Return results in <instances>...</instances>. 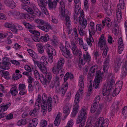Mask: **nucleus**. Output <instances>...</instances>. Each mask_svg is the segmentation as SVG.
Here are the masks:
<instances>
[{"instance_id": "nucleus-7", "label": "nucleus", "mask_w": 127, "mask_h": 127, "mask_svg": "<svg viewBox=\"0 0 127 127\" xmlns=\"http://www.w3.org/2000/svg\"><path fill=\"white\" fill-rule=\"evenodd\" d=\"M98 46V47H100V49L102 50H103L105 48L108 47L107 44L106 38L104 37L103 34H102L99 38Z\"/></svg>"}, {"instance_id": "nucleus-21", "label": "nucleus", "mask_w": 127, "mask_h": 127, "mask_svg": "<svg viewBox=\"0 0 127 127\" xmlns=\"http://www.w3.org/2000/svg\"><path fill=\"white\" fill-rule=\"evenodd\" d=\"M110 86L107 85L106 90L105 89H103L102 92L103 95H106L108 96L109 95L111 92H112V89H111V87L110 88L109 87Z\"/></svg>"}, {"instance_id": "nucleus-52", "label": "nucleus", "mask_w": 127, "mask_h": 127, "mask_svg": "<svg viewBox=\"0 0 127 127\" xmlns=\"http://www.w3.org/2000/svg\"><path fill=\"white\" fill-rule=\"evenodd\" d=\"M105 22L107 24V25L108 27H110L112 24V22L110 19L108 18H106L105 19Z\"/></svg>"}, {"instance_id": "nucleus-27", "label": "nucleus", "mask_w": 127, "mask_h": 127, "mask_svg": "<svg viewBox=\"0 0 127 127\" xmlns=\"http://www.w3.org/2000/svg\"><path fill=\"white\" fill-rule=\"evenodd\" d=\"M23 25L26 28L29 30L30 32V31H33L35 29V27L31 25L29 23L24 22L23 23Z\"/></svg>"}, {"instance_id": "nucleus-51", "label": "nucleus", "mask_w": 127, "mask_h": 127, "mask_svg": "<svg viewBox=\"0 0 127 127\" xmlns=\"http://www.w3.org/2000/svg\"><path fill=\"white\" fill-rule=\"evenodd\" d=\"M8 63V62H3V64H4V65H2L1 67V68L2 69L6 70H7L9 69L10 67L7 65Z\"/></svg>"}, {"instance_id": "nucleus-33", "label": "nucleus", "mask_w": 127, "mask_h": 127, "mask_svg": "<svg viewBox=\"0 0 127 127\" xmlns=\"http://www.w3.org/2000/svg\"><path fill=\"white\" fill-rule=\"evenodd\" d=\"M60 80L59 77L57 76H55L53 78L54 82L55 83V85H57L59 87L60 86Z\"/></svg>"}, {"instance_id": "nucleus-17", "label": "nucleus", "mask_w": 127, "mask_h": 127, "mask_svg": "<svg viewBox=\"0 0 127 127\" xmlns=\"http://www.w3.org/2000/svg\"><path fill=\"white\" fill-rule=\"evenodd\" d=\"M64 63V61L63 58H60L57 63L56 65L54 66L52 68H55V67L56 69H62L63 65Z\"/></svg>"}, {"instance_id": "nucleus-56", "label": "nucleus", "mask_w": 127, "mask_h": 127, "mask_svg": "<svg viewBox=\"0 0 127 127\" xmlns=\"http://www.w3.org/2000/svg\"><path fill=\"white\" fill-rule=\"evenodd\" d=\"M108 37L107 41L109 43L111 44L113 42H114V41L113 40V38H112L111 35L108 34Z\"/></svg>"}, {"instance_id": "nucleus-15", "label": "nucleus", "mask_w": 127, "mask_h": 127, "mask_svg": "<svg viewBox=\"0 0 127 127\" xmlns=\"http://www.w3.org/2000/svg\"><path fill=\"white\" fill-rule=\"evenodd\" d=\"M37 27L46 32H48L49 29H52L51 25L47 23L45 24L44 25L38 26H37Z\"/></svg>"}, {"instance_id": "nucleus-32", "label": "nucleus", "mask_w": 127, "mask_h": 127, "mask_svg": "<svg viewBox=\"0 0 127 127\" xmlns=\"http://www.w3.org/2000/svg\"><path fill=\"white\" fill-rule=\"evenodd\" d=\"M71 93L70 92H68L66 95V98L65 99L63 104L66 106V105H69L68 102L71 98Z\"/></svg>"}, {"instance_id": "nucleus-16", "label": "nucleus", "mask_w": 127, "mask_h": 127, "mask_svg": "<svg viewBox=\"0 0 127 127\" xmlns=\"http://www.w3.org/2000/svg\"><path fill=\"white\" fill-rule=\"evenodd\" d=\"M35 108L33 111H31L29 113L30 116H31L34 117L37 115L38 110L39 108V104L35 103Z\"/></svg>"}, {"instance_id": "nucleus-11", "label": "nucleus", "mask_w": 127, "mask_h": 127, "mask_svg": "<svg viewBox=\"0 0 127 127\" xmlns=\"http://www.w3.org/2000/svg\"><path fill=\"white\" fill-rule=\"evenodd\" d=\"M70 14V13L69 11H65V13H64L63 14L61 15V17H64L65 19L64 21L65 24L68 27H69L70 25V18L69 17Z\"/></svg>"}, {"instance_id": "nucleus-28", "label": "nucleus", "mask_w": 127, "mask_h": 127, "mask_svg": "<svg viewBox=\"0 0 127 127\" xmlns=\"http://www.w3.org/2000/svg\"><path fill=\"white\" fill-rule=\"evenodd\" d=\"M31 10L32 12H29V13H32L34 16L35 15L37 16H39L41 15L40 12L35 6L33 8V10L32 9Z\"/></svg>"}, {"instance_id": "nucleus-63", "label": "nucleus", "mask_w": 127, "mask_h": 127, "mask_svg": "<svg viewBox=\"0 0 127 127\" xmlns=\"http://www.w3.org/2000/svg\"><path fill=\"white\" fill-rule=\"evenodd\" d=\"M97 106L95 105H92L91 109V113H94L95 112L97 108Z\"/></svg>"}, {"instance_id": "nucleus-46", "label": "nucleus", "mask_w": 127, "mask_h": 127, "mask_svg": "<svg viewBox=\"0 0 127 127\" xmlns=\"http://www.w3.org/2000/svg\"><path fill=\"white\" fill-rule=\"evenodd\" d=\"M122 11L120 10L117 9L116 15L117 20H120L122 18Z\"/></svg>"}, {"instance_id": "nucleus-19", "label": "nucleus", "mask_w": 127, "mask_h": 127, "mask_svg": "<svg viewBox=\"0 0 127 127\" xmlns=\"http://www.w3.org/2000/svg\"><path fill=\"white\" fill-rule=\"evenodd\" d=\"M58 1V0H54V1L53 2L51 0H48L47 4L49 7L52 9L55 8L57 5V3Z\"/></svg>"}, {"instance_id": "nucleus-57", "label": "nucleus", "mask_w": 127, "mask_h": 127, "mask_svg": "<svg viewBox=\"0 0 127 127\" xmlns=\"http://www.w3.org/2000/svg\"><path fill=\"white\" fill-rule=\"evenodd\" d=\"M122 113L125 117H127V106H125L123 108Z\"/></svg>"}, {"instance_id": "nucleus-6", "label": "nucleus", "mask_w": 127, "mask_h": 127, "mask_svg": "<svg viewBox=\"0 0 127 127\" xmlns=\"http://www.w3.org/2000/svg\"><path fill=\"white\" fill-rule=\"evenodd\" d=\"M108 120L104 119L102 117L99 118L96 122V127H107L108 125Z\"/></svg>"}, {"instance_id": "nucleus-42", "label": "nucleus", "mask_w": 127, "mask_h": 127, "mask_svg": "<svg viewBox=\"0 0 127 127\" xmlns=\"http://www.w3.org/2000/svg\"><path fill=\"white\" fill-rule=\"evenodd\" d=\"M38 48V51L40 54L43 53L44 51V48L43 47V45L40 44L36 45Z\"/></svg>"}, {"instance_id": "nucleus-35", "label": "nucleus", "mask_w": 127, "mask_h": 127, "mask_svg": "<svg viewBox=\"0 0 127 127\" xmlns=\"http://www.w3.org/2000/svg\"><path fill=\"white\" fill-rule=\"evenodd\" d=\"M124 70L122 72L121 77L122 79L124 78L127 74V64H126L123 67Z\"/></svg>"}, {"instance_id": "nucleus-53", "label": "nucleus", "mask_w": 127, "mask_h": 127, "mask_svg": "<svg viewBox=\"0 0 127 127\" xmlns=\"http://www.w3.org/2000/svg\"><path fill=\"white\" fill-rule=\"evenodd\" d=\"M70 41L71 42L72 50L78 49L76 46V43L74 42L73 40H71Z\"/></svg>"}, {"instance_id": "nucleus-54", "label": "nucleus", "mask_w": 127, "mask_h": 127, "mask_svg": "<svg viewBox=\"0 0 127 127\" xmlns=\"http://www.w3.org/2000/svg\"><path fill=\"white\" fill-rule=\"evenodd\" d=\"M34 88L36 90L39 91L40 89V84L38 82L35 81L34 82Z\"/></svg>"}, {"instance_id": "nucleus-4", "label": "nucleus", "mask_w": 127, "mask_h": 127, "mask_svg": "<svg viewBox=\"0 0 127 127\" xmlns=\"http://www.w3.org/2000/svg\"><path fill=\"white\" fill-rule=\"evenodd\" d=\"M87 112L86 107L83 106L80 112L78 118L77 119V124H79L80 123L82 122L85 123L87 115Z\"/></svg>"}, {"instance_id": "nucleus-29", "label": "nucleus", "mask_w": 127, "mask_h": 127, "mask_svg": "<svg viewBox=\"0 0 127 127\" xmlns=\"http://www.w3.org/2000/svg\"><path fill=\"white\" fill-rule=\"evenodd\" d=\"M89 38L87 39V41L88 44L89 46H91L92 45V42H93L94 39L92 36V34L90 32V29H89Z\"/></svg>"}, {"instance_id": "nucleus-48", "label": "nucleus", "mask_w": 127, "mask_h": 127, "mask_svg": "<svg viewBox=\"0 0 127 127\" xmlns=\"http://www.w3.org/2000/svg\"><path fill=\"white\" fill-rule=\"evenodd\" d=\"M40 40L44 42L48 41L49 39V37L47 34H45L44 36H41L40 37Z\"/></svg>"}, {"instance_id": "nucleus-58", "label": "nucleus", "mask_w": 127, "mask_h": 127, "mask_svg": "<svg viewBox=\"0 0 127 127\" xmlns=\"http://www.w3.org/2000/svg\"><path fill=\"white\" fill-rule=\"evenodd\" d=\"M30 32L34 35V36H39L40 33L38 31L33 30V31H30Z\"/></svg>"}, {"instance_id": "nucleus-55", "label": "nucleus", "mask_w": 127, "mask_h": 127, "mask_svg": "<svg viewBox=\"0 0 127 127\" xmlns=\"http://www.w3.org/2000/svg\"><path fill=\"white\" fill-rule=\"evenodd\" d=\"M54 39H53L51 40V42L52 45L53 46H56L58 45V43L57 41V38L56 36Z\"/></svg>"}, {"instance_id": "nucleus-43", "label": "nucleus", "mask_w": 127, "mask_h": 127, "mask_svg": "<svg viewBox=\"0 0 127 127\" xmlns=\"http://www.w3.org/2000/svg\"><path fill=\"white\" fill-rule=\"evenodd\" d=\"M41 112L43 115H45L46 112L47 107V103H41Z\"/></svg>"}, {"instance_id": "nucleus-36", "label": "nucleus", "mask_w": 127, "mask_h": 127, "mask_svg": "<svg viewBox=\"0 0 127 127\" xmlns=\"http://www.w3.org/2000/svg\"><path fill=\"white\" fill-rule=\"evenodd\" d=\"M27 51L29 54L33 58L35 59L38 58L37 55L33 50L30 49H27Z\"/></svg>"}, {"instance_id": "nucleus-23", "label": "nucleus", "mask_w": 127, "mask_h": 127, "mask_svg": "<svg viewBox=\"0 0 127 127\" xmlns=\"http://www.w3.org/2000/svg\"><path fill=\"white\" fill-rule=\"evenodd\" d=\"M11 105L10 103H3L0 106V112H3L6 110Z\"/></svg>"}, {"instance_id": "nucleus-26", "label": "nucleus", "mask_w": 127, "mask_h": 127, "mask_svg": "<svg viewBox=\"0 0 127 127\" xmlns=\"http://www.w3.org/2000/svg\"><path fill=\"white\" fill-rule=\"evenodd\" d=\"M11 95L13 96L16 95L18 94V91L17 87L15 86H14L12 87L9 92Z\"/></svg>"}, {"instance_id": "nucleus-34", "label": "nucleus", "mask_w": 127, "mask_h": 127, "mask_svg": "<svg viewBox=\"0 0 127 127\" xmlns=\"http://www.w3.org/2000/svg\"><path fill=\"white\" fill-rule=\"evenodd\" d=\"M84 77L83 75H81L79 77V82L78 84L79 88H83L84 86Z\"/></svg>"}, {"instance_id": "nucleus-14", "label": "nucleus", "mask_w": 127, "mask_h": 127, "mask_svg": "<svg viewBox=\"0 0 127 127\" xmlns=\"http://www.w3.org/2000/svg\"><path fill=\"white\" fill-rule=\"evenodd\" d=\"M91 59V56L88 52L86 54H84L82 59L80 60V62L82 65H84L87 61H89Z\"/></svg>"}, {"instance_id": "nucleus-10", "label": "nucleus", "mask_w": 127, "mask_h": 127, "mask_svg": "<svg viewBox=\"0 0 127 127\" xmlns=\"http://www.w3.org/2000/svg\"><path fill=\"white\" fill-rule=\"evenodd\" d=\"M44 0H37V2L42 12L46 15L49 14L48 13L45 7L46 3L44 2Z\"/></svg>"}, {"instance_id": "nucleus-61", "label": "nucleus", "mask_w": 127, "mask_h": 127, "mask_svg": "<svg viewBox=\"0 0 127 127\" xmlns=\"http://www.w3.org/2000/svg\"><path fill=\"white\" fill-rule=\"evenodd\" d=\"M77 40H78L79 44L81 47H82L84 44V42L83 39L81 38L77 37Z\"/></svg>"}, {"instance_id": "nucleus-3", "label": "nucleus", "mask_w": 127, "mask_h": 127, "mask_svg": "<svg viewBox=\"0 0 127 127\" xmlns=\"http://www.w3.org/2000/svg\"><path fill=\"white\" fill-rule=\"evenodd\" d=\"M68 86V83H66L63 84L61 87H59L57 85H55L54 82H52L49 85V87L50 89H53L55 86L57 92L61 94L62 96H64L67 89Z\"/></svg>"}, {"instance_id": "nucleus-41", "label": "nucleus", "mask_w": 127, "mask_h": 127, "mask_svg": "<svg viewBox=\"0 0 127 127\" xmlns=\"http://www.w3.org/2000/svg\"><path fill=\"white\" fill-rule=\"evenodd\" d=\"M123 85V82L121 81H118L116 84V87L117 88H118V91L117 92V93H119L121 90Z\"/></svg>"}, {"instance_id": "nucleus-40", "label": "nucleus", "mask_w": 127, "mask_h": 127, "mask_svg": "<svg viewBox=\"0 0 127 127\" xmlns=\"http://www.w3.org/2000/svg\"><path fill=\"white\" fill-rule=\"evenodd\" d=\"M21 7L22 8L26 10L29 13V12H32V8L29 7L25 3L22 4L21 5Z\"/></svg>"}, {"instance_id": "nucleus-9", "label": "nucleus", "mask_w": 127, "mask_h": 127, "mask_svg": "<svg viewBox=\"0 0 127 127\" xmlns=\"http://www.w3.org/2000/svg\"><path fill=\"white\" fill-rule=\"evenodd\" d=\"M80 16V17L79 16L78 22L80 24H81L82 27L84 29L86 27L87 23L86 19L84 18V13L83 11L81 12Z\"/></svg>"}, {"instance_id": "nucleus-44", "label": "nucleus", "mask_w": 127, "mask_h": 127, "mask_svg": "<svg viewBox=\"0 0 127 127\" xmlns=\"http://www.w3.org/2000/svg\"><path fill=\"white\" fill-rule=\"evenodd\" d=\"M64 105L65 106L63 109V112L68 115L70 112L69 105H66V106L65 105Z\"/></svg>"}, {"instance_id": "nucleus-49", "label": "nucleus", "mask_w": 127, "mask_h": 127, "mask_svg": "<svg viewBox=\"0 0 127 127\" xmlns=\"http://www.w3.org/2000/svg\"><path fill=\"white\" fill-rule=\"evenodd\" d=\"M22 76V75L21 74L15 73L13 74L12 77L13 79L15 80L21 78Z\"/></svg>"}, {"instance_id": "nucleus-25", "label": "nucleus", "mask_w": 127, "mask_h": 127, "mask_svg": "<svg viewBox=\"0 0 127 127\" xmlns=\"http://www.w3.org/2000/svg\"><path fill=\"white\" fill-rule=\"evenodd\" d=\"M124 1V0H119L120 5H117V9L122 11L124 10L125 7Z\"/></svg>"}, {"instance_id": "nucleus-39", "label": "nucleus", "mask_w": 127, "mask_h": 127, "mask_svg": "<svg viewBox=\"0 0 127 127\" xmlns=\"http://www.w3.org/2000/svg\"><path fill=\"white\" fill-rule=\"evenodd\" d=\"M90 28L91 29L90 31V32L93 35H94L95 32L96 31L95 30V24L94 23L92 22H91L90 23Z\"/></svg>"}, {"instance_id": "nucleus-22", "label": "nucleus", "mask_w": 127, "mask_h": 127, "mask_svg": "<svg viewBox=\"0 0 127 127\" xmlns=\"http://www.w3.org/2000/svg\"><path fill=\"white\" fill-rule=\"evenodd\" d=\"M60 4L59 9L60 10L61 15L63 14L66 11H68L67 9H65L64 4L63 1L61 0L60 2Z\"/></svg>"}, {"instance_id": "nucleus-18", "label": "nucleus", "mask_w": 127, "mask_h": 127, "mask_svg": "<svg viewBox=\"0 0 127 127\" xmlns=\"http://www.w3.org/2000/svg\"><path fill=\"white\" fill-rule=\"evenodd\" d=\"M118 51L119 54H121L124 49V46L123 41L121 37H120L118 40Z\"/></svg>"}, {"instance_id": "nucleus-2", "label": "nucleus", "mask_w": 127, "mask_h": 127, "mask_svg": "<svg viewBox=\"0 0 127 127\" xmlns=\"http://www.w3.org/2000/svg\"><path fill=\"white\" fill-rule=\"evenodd\" d=\"M49 60L45 56L41 57L40 60V62L37 61L36 65L41 71L43 73H46L47 72V69L44 65L47 64Z\"/></svg>"}, {"instance_id": "nucleus-64", "label": "nucleus", "mask_w": 127, "mask_h": 127, "mask_svg": "<svg viewBox=\"0 0 127 127\" xmlns=\"http://www.w3.org/2000/svg\"><path fill=\"white\" fill-rule=\"evenodd\" d=\"M73 124V122L72 120H70L68 122L66 127H72Z\"/></svg>"}, {"instance_id": "nucleus-24", "label": "nucleus", "mask_w": 127, "mask_h": 127, "mask_svg": "<svg viewBox=\"0 0 127 127\" xmlns=\"http://www.w3.org/2000/svg\"><path fill=\"white\" fill-rule=\"evenodd\" d=\"M83 11L82 10L81 11L80 10H77L76 11L75 10V14H74L73 16V18L74 19V23L75 24H77L78 22V18H79V16L80 17L81 12Z\"/></svg>"}, {"instance_id": "nucleus-12", "label": "nucleus", "mask_w": 127, "mask_h": 127, "mask_svg": "<svg viewBox=\"0 0 127 127\" xmlns=\"http://www.w3.org/2000/svg\"><path fill=\"white\" fill-rule=\"evenodd\" d=\"M52 73L56 74V76L59 77H63L64 76V70L63 68L60 69H56L55 67V68H52Z\"/></svg>"}, {"instance_id": "nucleus-47", "label": "nucleus", "mask_w": 127, "mask_h": 127, "mask_svg": "<svg viewBox=\"0 0 127 127\" xmlns=\"http://www.w3.org/2000/svg\"><path fill=\"white\" fill-rule=\"evenodd\" d=\"M2 72V73L3 74V77L7 79H9V74L8 72L6 71H1Z\"/></svg>"}, {"instance_id": "nucleus-31", "label": "nucleus", "mask_w": 127, "mask_h": 127, "mask_svg": "<svg viewBox=\"0 0 127 127\" xmlns=\"http://www.w3.org/2000/svg\"><path fill=\"white\" fill-rule=\"evenodd\" d=\"M47 102L48 110L50 112L51 110L52 106V100L50 97L49 96L48 97Z\"/></svg>"}, {"instance_id": "nucleus-30", "label": "nucleus", "mask_w": 127, "mask_h": 127, "mask_svg": "<svg viewBox=\"0 0 127 127\" xmlns=\"http://www.w3.org/2000/svg\"><path fill=\"white\" fill-rule=\"evenodd\" d=\"M119 104V101H117L113 103L112 106V107L113 108L112 109V111L114 112L115 111L116 112L119 109L118 106Z\"/></svg>"}, {"instance_id": "nucleus-5", "label": "nucleus", "mask_w": 127, "mask_h": 127, "mask_svg": "<svg viewBox=\"0 0 127 127\" xmlns=\"http://www.w3.org/2000/svg\"><path fill=\"white\" fill-rule=\"evenodd\" d=\"M45 50L49 57V60L51 62L53 60V56L56 55V52L53 47L49 44H46L45 46Z\"/></svg>"}, {"instance_id": "nucleus-45", "label": "nucleus", "mask_w": 127, "mask_h": 127, "mask_svg": "<svg viewBox=\"0 0 127 127\" xmlns=\"http://www.w3.org/2000/svg\"><path fill=\"white\" fill-rule=\"evenodd\" d=\"M120 63L118 62L115 63L114 64L113 67L114 70L116 72H117L119 70L120 67Z\"/></svg>"}, {"instance_id": "nucleus-62", "label": "nucleus", "mask_w": 127, "mask_h": 127, "mask_svg": "<svg viewBox=\"0 0 127 127\" xmlns=\"http://www.w3.org/2000/svg\"><path fill=\"white\" fill-rule=\"evenodd\" d=\"M19 90H26V86L25 84H20L19 86Z\"/></svg>"}, {"instance_id": "nucleus-59", "label": "nucleus", "mask_w": 127, "mask_h": 127, "mask_svg": "<svg viewBox=\"0 0 127 127\" xmlns=\"http://www.w3.org/2000/svg\"><path fill=\"white\" fill-rule=\"evenodd\" d=\"M41 102H42L41 96L39 94L38 95L37 98L36 100L35 103H36L37 104H38L39 105V104L41 103Z\"/></svg>"}, {"instance_id": "nucleus-50", "label": "nucleus", "mask_w": 127, "mask_h": 127, "mask_svg": "<svg viewBox=\"0 0 127 127\" xmlns=\"http://www.w3.org/2000/svg\"><path fill=\"white\" fill-rule=\"evenodd\" d=\"M35 22L38 24L40 25L43 26L45 25L47 22L44 21V20L41 19H37L35 20Z\"/></svg>"}, {"instance_id": "nucleus-8", "label": "nucleus", "mask_w": 127, "mask_h": 127, "mask_svg": "<svg viewBox=\"0 0 127 127\" xmlns=\"http://www.w3.org/2000/svg\"><path fill=\"white\" fill-rule=\"evenodd\" d=\"M46 73H45L46 74L44 77L42 74H41L39 76V79L40 81L44 85H45L47 82H49L51 80L52 78V75L51 73H49L47 74Z\"/></svg>"}, {"instance_id": "nucleus-1", "label": "nucleus", "mask_w": 127, "mask_h": 127, "mask_svg": "<svg viewBox=\"0 0 127 127\" xmlns=\"http://www.w3.org/2000/svg\"><path fill=\"white\" fill-rule=\"evenodd\" d=\"M98 68V66L96 65L92 66L90 69L88 74L89 75L93 77L94 75V74L96 73L93 84V87L96 89L99 88V84L102 79L101 72L99 70H97Z\"/></svg>"}, {"instance_id": "nucleus-60", "label": "nucleus", "mask_w": 127, "mask_h": 127, "mask_svg": "<svg viewBox=\"0 0 127 127\" xmlns=\"http://www.w3.org/2000/svg\"><path fill=\"white\" fill-rule=\"evenodd\" d=\"M46 98H47L46 94L44 93L42 95V100L41 103H47L46 102L45 100L46 99Z\"/></svg>"}, {"instance_id": "nucleus-37", "label": "nucleus", "mask_w": 127, "mask_h": 127, "mask_svg": "<svg viewBox=\"0 0 127 127\" xmlns=\"http://www.w3.org/2000/svg\"><path fill=\"white\" fill-rule=\"evenodd\" d=\"M29 14L25 13H22L21 15L24 18L28 20L29 19H31V18H33L34 15L32 14V13H29Z\"/></svg>"}, {"instance_id": "nucleus-13", "label": "nucleus", "mask_w": 127, "mask_h": 127, "mask_svg": "<svg viewBox=\"0 0 127 127\" xmlns=\"http://www.w3.org/2000/svg\"><path fill=\"white\" fill-rule=\"evenodd\" d=\"M60 49L62 51V54L65 57L67 58L70 55V52L69 49L63 45H61L60 47Z\"/></svg>"}, {"instance_id": "nucleus-20", "label": "nucleus", "mask_w": 127, "mask_h": 127, "mask_svg": "<svg viewBox=\"0 0 127 127\" xmlns=\"http://www.w3.org/2000/svg\"><path fill=\"white\" fill-rule=\"evenodd\" d=\"M110 62V58L109 56H107L105 59L103 66V70L105 72L106 71L109 67V64Z\"/></svg>"}, {"instance_id": "nucleus-38", "label": "nucleus", "mask_w": 127, "mask_h": 127, "mask_svg": "<svg viewBox=\"0 0 127 127\" xmlns=\"http://www.w3.org/2000/svg\"><path fill=\"white\" fill-rule=\"evenodd\" d=\"M38 120L36 118H33L30 121V124L31 127H35L38 124Z\"/></svg>"}]
</instances>
